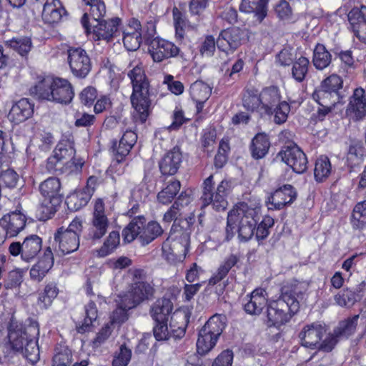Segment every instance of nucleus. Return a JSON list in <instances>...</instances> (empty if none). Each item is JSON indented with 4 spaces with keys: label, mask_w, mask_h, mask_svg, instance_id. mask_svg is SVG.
Masks as SVG:
<instances>
[{
    "label": "nucleus",
    "mask_w": 366,
    "mask_h": 366,
    "mask_svg": "<svg viewBox=\"0 0 366 366\" xmlns=\"http://www.w3.org/2000/svg\"><path fill=\"white\" fill-rule=\"evenodd\" d=\"M306 291L305 285L300 282H291L281 289V295L267 305V326L280 327L290 321L300 309V300Z\"/></svg>",
    "instance_id": "nucleus-1"
},
{
    "label": "nucleus",
    "mask_w": 366,
    "mask_h": 366,
    "mask_svg": "<svg viewBox=\"0 0 366 366\" xmlns=\"http://www.w3.org/2000/svg\"><path fill=\"white\" fill-rule=\"evenodd\" d=\"M132 84L131 103L139 114L141 123L146 122L150 113L152 101L149 94V83L142 67L136 66L128 73Z\"/></svg>",
    "instance_id": "nucleus-2"
},
{
    "label": "nucleus",
    "mask_w": 366,
    "mask_h": 366,
    "mask_svg": "<svg viewBox=\"0 0 366 366\" xmlns=\"http://www.w3.org/2000/svg\"><path fill=\"white\" fill-rule=\"evenodd\" d=\"M31 92L39 99L65 104L70 103L74 96L70 82L61 78H45L31 89Z\"/></svg>",
    "instance_id": "nucleus-3"
},
{
    "label": "nucleus",
    "mask_w": 366,
    "mask_h": 366,
    "mask_svg": "<svg viewBox=\"0 0 366 366\" xmlns=\"http://www.w3.org/2000/svg\"><path fill=\"white\" fill-rule=\"evenodd\" d=\"M146 219L139 215L133 218L122 231L124 241L130 243L138 238L142 246H146L160 237L164 230L156 221H150L145 224Z\"/></svg>",
    "instance_id": "nucleus-4"
},
{
    "label": "nucleus",
    "mask_w": 366,
    "mask_h": 366,
    "mask_svg": "<svg viewBox=\"0 0 366 366\" xmlns=\"http://www.w3.org/2000/svg\"><path fill=\"white\" fill-rule=\"evenodd\" d=\"M190 243V232L184 230L171 228L169 237L162 244V254L165 259L170 264L182 262L186 257Z\"/></svg>",
    "instance_id": "nucleus-5"
},
{
    "label": "nucleus",
    "mask_w": 366,
    "mask_h": 366,
    "mask_svg": "<svg viewBox=\"0 0 366 366\" xmlns=\"http://www.w3.org/2000/svg\"><path fill=\"white\" fill-rule=\"evenodd\" d=\"M29 324L24 325L11 320L8 326V340L10 349L14 352H22L24 345L29 339L37 338L39 335V326L37 321L28 320Z\"/></svg>",
    "instance_id": "nucleus-6"
},
{
    "label": "nucleus",
    "mask_w": 366,
    "mask_h": 366,
    "mask_svg": "<svg viewBox=\"0 0 366 366\" xmlns=\"http://www.w3.org/2000/svg\"><path fill=\"white\" fill-rule=\"evenodd\" d=\"M231 189V183L227 180H222L214 189L213 176L210 175L203 182L201 197L203 206L211 204L217 211H224L228 205L227 197Z\"/></svg>",
    "instance_id": "nucleus-7"
},
{
    "label": "nucleus",
    "mask_w": 366,
    "mask_h": 366,
    "mask_svg": "<svg viewBox=\"0 0 366 366\" xmlns=\"http://www.w3.org/2000/svg\"><path fill=\"white\" fill-rule=\"evenodd\" d=\"M109 227V220L105 214L104 202L102 199H98L95 202L89 227L84 238L92 244H97L107 234Z\"/></svg>",
    "instance_id": "nucleus-8"
},
{
    "label": "nucleus",
    "mask_w": 366,
    "mask_h": 366,
    "mask_svg": "<svg viewBox=\"0 0 366 366\" xmlns=\"http://www.w3.org/2000/svg\"><path fill=\"white\" fill-rule=\"evenodd\" d=\"M142 275L143 270L135 269L134 271V282L130 290L123 295L125 299H128L127 307H135L153 295L154 289L152 286L143 280Z\"/></svg>",
    "instance_id": "nucleus-9"
},
{
    "label": "nucleus",
    "mask_w": 366,
    "mask_h": 366,
    "mask_svg": "<svg viewBox=\"0 0 366 366\" xmlns=\"http://www.w3.org/2000/svg\"><path fill=\"white\" fill-rule=\"evenodd\" d=\"M238 224V237L241 241L247 242L254 235L257 220V212L247 204H241L235 209Z\"/></svg>",
    "instance_id": "nucleus-10"
},
{
    "label": "nucleus",
    "mask_w": 366,
    "mask_h": 366,
    "mask_svg": "<svg viewBox=\"0 0 366 366\" xmlns=\"http://www.w3.org/2000/svg\"><path fill=\"white\" fill-rule=\"evenodd\" d=\"M42 247V240L36 234L26 237L22 243L19 242H12L9 247V251L12 256H21V259L30 262L39 253Z\"/></svg>",
    "instance_id": "nucleus-11"
},
{
    "label": "nucleus",
    "mask_w": 366,
    "mask_h": 366,
    "mask_svg": "<svg viewBox=\"0 0 366 366\" xmlns=\"http://www.w3.org/2000/svg\"><path fill=\"white\" fill-rule=\"evenodd\" d=\"M148 52L155 62H162L177 56L185 59L184 54L178 46L169 41L159 37L148 41Z\"/></svg>",
    "instance_id": "nucleus-12"
},
{
    "label": "nucleus",
    "mask_w": 366,
    "mask_h": 366,
    "mask_svg": "<svg viewBox=\"0 0 366 366\" xmlns=\"http://www.w3.org/2000/svg\"><path fill=\"white\" fill-rule=\"evenodd\" d=\"M68 61L74 76L85 78L92 69V63L86 51L81 47H71L68 50Z\"/></svg>",
    "instance_id": "nucleus-13"
},
{
    "label": "nucleus",
    "mask_w": 366,
    "mask_h": 366,
    "mask_svg": "<svg viewBox=\"0 0 366 366\" xmlns=\"http://www.w3.org/2000/svg\"><path fill=\"white\" fill-rule=\"evenodd\" d=\"M278 156L296 173L302 174L307 169V158L296 144H290L283 147Z\"/></svg>",
    "instance_id": "nucleus-14"
},
{
    "label": "nucleus",
    "mask_w": 366,
    "mask_h": 366,
    "mask_svg": "<svg viewBox=\"0 0 366 366\" xmlns=\"http://www.w3.org/2000/svg\"><path fill=\"white\" fill-rule=\"evenodd\" d=\"M244 32L238 27L222 30L217 39V46L226 54L233 53L241 44Z\"/></svg>",
    "instance_id": "nucleus-15"
},
{
    "label": "nucleus",
    "mask_w": 366,
    "mask_h": 366,
    "mask_svg": "<svg viewBox=\"0 0 366 366\" xmlns=\"http://www.w3.org/2000/svg\"><path fill=\"white\" fill-rule=\"evenodd\" d=\"M297 197L294 187L285 184L269 195L265 200L268 209H281L285 206L292 204Z\"/></svg>",
    "instance_id": "nucleus-16"
},
{
    "label": "nucleus",
    "mask_w": 366,
    "mask_h": 366,
    "mask_svg": "<svg viewBox=\"0 0 366 366\" xmlns=\"http://www.w3.org/2000/svg\"><path fill=\"white\" fill-rule=\"evenodd\" d=\"M326 329L320 322L305 325L299 334L302 346L312 350L318 349L320 340L325 334Z\"/></svg>",
    "instance_id": "nucleus-17"
},
{
    "label": "nucleus",
    "mask_w": 366,
    "mask_h": 366,
    "mask_svg": "<svg viewBox=\"0 0 366 366\" xmlns=\"http://www.w3.org/2000/svg\"><path fill=\"white\" fill-rule=\"evenodd\" d=\"M191 197L186 192H182L169 209L164 214L163 220L165 222L174 221L172 229L179 227L178 219L182 218L186 213L190 211L189 204Z\"/></svg>",
    "instance_id": "nucleus-18"
},
{
    "label": "nucleus",
    "mask_w": 366,
    "mask_h": 366,
    "mask_svg": "<svg viewBox=\"0 0 366 366\" xmlns=\"http://www.w3.org/2000/svg\"><path fill=\"white\" fill-rule=\"evenodd\" d=\"M137 135L136 133L132 130H127L124 133L119 143L116 140L112 141L111 152L114 157V160L117 163L124 161L137 142Z\"/></svg>",
    "instance_id": "nucleus-19"
},
{
    "label": "nucleus",
    "mask_w": 366,
    "mask_h": 366,
    "mask_svg": "<svg viewBox=\"0 0 366 366\" xmlns=\"http://www.w3.org/2000/svg\"><path fill=\"white\" fill-rule=\"evenodd\" d=\"M346 113L352 120L361 121L366 117V97L362 88L355 89L350 97Z\"/></svg>",
    "instance_id": "nucleus-20"
},
{
    "label": "nucleus",
    "mask_w": 366,
    "mask_h": 366,
    "mask_svg": "<svg viewBox=\"0 0 366 366\" xmlns=\"http://www.w3.org/2000/svg\"><path fill=\"white\" fill-rule=\"evenodd\" d=\"M347 17L355 35L360 41L366 44V6L352 9Z\"/></svg>",
    "instance_id": "nucleus-21"
},
{
    "label": "nucleus",
    "mask_w": 366,
    "mask_h": 366,
    "mask_svg": "<svg viewBox=\"0 0 366 366\" xmlns=\"http://www.w3.org/2000/svg\"><path fill=\"white\" fill-rule=\"evenodd\" d=\"M53 246L62 254L75 252L79 247V238L73 233H64L57 230L54 234Z\"/></svg>",
    "instance_id": "nucleus-22"
},
{
    "label": "nucleus",
    "mask_w": 366,
    "mask_h": 366,
    "mask_svg": "<svg viewBox=\"0 0 366 366\" xmlns=\"http://www.w3.org/2000/svg\"><path fill=\"white\" fill-rule=\"evenodd\" d=\"M182 162V154L178 147L167 152L159 163L161 173L163 175H174L180 167Z\"/></svg>",
    "instance_id": "nucleus-23"
},
{
    "label": "nucleus",
    "mask_w": 366,
    "mask_h": 366,
    "mask_svg": "<svg viewBox=\"0 0 366 366\" xmlns=\"http://www.w3.org/2000/svg\"><path fill=\"white\" fill-rule=\"evenodd\" d=\"M54 265V255L50 247H48L43 256L30 269L31 280L41 282Z\"/></svg>",
    "instance_id": "nucleus-24"
},
{
    "label": "nucleus",
    "mask_w": 366,
    "mask_h": 366,
    "mask_svg": "<svg viewBox=\"0 0 366 366\" xmlns=\"http://www.w3.org/2000/svg\"><path fill=\"white\" fill-rule=\"evenodd\" d=\"M119 19H112L105 21L103 18L89 25L90 30L86 32H93L98 38L109 41L118 31Z\"/></svg>",
    "instance_id": "nucleus-25"
},
{
    "label": "nucleus",
    "mask_w": 366,
    "mask_h": 366,
    "mask_svg": "<svg viewBox=\"0 0 366 366\" xmlns=\"http://www.w3.org/2000/svg\"><path fill=\"white\" fill-rule=\"evenodd\" d=\"M34 104L28 99L22 98L11 107L9 119L15 124H19L30 118L34 114Z\"/></svg>",
    "instance_id": "nucleus-26"
},
{
    "label": "nucleus",
    "mask_w": 366,
    "mask_h": 366,
    "mask_svg": "<svg viewBox=\"0 0 366 366\" xmlns=\"http://www.w3.org/2000/svg\"><path fill=\"white\" fill-rule=\"evenodd\" d=\"M85 4L89 6V11L84 13L81 22L86 31H89L91 29L89 25L104 18L106 14V6L102 0H93Z\"/></svg>",
    "instance_id": "nucleus-27"
},
{
    "label": "nucleus",
    "mask_w": 366,
    "mask_h": 366,
    "mask_svg": "<svg viewBox=\"0 0 366 366\" xmlns=\"http://www.w3.org/2000/svg\"><path fill=\"white\" fill-rule=\"evenodd\" d=\"M260 95V113L269 114L274 109V107L280 103L281 95L277 86H268L262 90Z\"/></svg>",
    "instance_id": "nucleus-28"
},
{
    "label": "nucleus",
    "mask_w": 366,
    "mask_h": 366,
    "mask_svg": "<svg viewBox=\"0 0 366 366\" xmlns=\"http://www.w3.org/2000/svg\"><path fill=\"white\" fill-rule=\"evenodd\" d=\"M366 282L362 281L355 290L346 288L335 296V302L341 307H352L362 297Z\"/></svg>",
    "instance_id": "nucleus-29"
},
{
    "label": "nucleus",
    "mask_w": 366,
    "mask_h": 366,
    "mask_svg": "<svg viewBox=\"0 0 366 366\" xmlns=\"http://www.w3.org/2000/svg\"><path fill=\"white\" fill-rule=\"evenodd\" d=\"M66 14V11L59 0H46L44 5L42 17L49 24L59 22Z\"/></svg>",
    "instance_id": "nucleus-30"
},
{
    "label": "nucleus",
    "mask_w": 366,
    "mask_h": 366,
    "mask_svg": "<svg viewBox=\"0 0 366 366\" xmlns=\"http://www.w3.org/2000/svg\"><path fill=\"white\" fill-rule=\"evenodd\" d=\"M268 0H242L239 10L247 14H254L256 19L261 23L267 15Z\"/></svg>",
    "instance_id": "nucleus-31"
},
{
    "label": "nucleus",
    "mask_w": 366,
    "mask_h": 366,
    "mask_svg": "<svg viewBox=\"0 0 366 366\" xmlns=\"http://www.w3.org/2000/svg\"><path fill=\"white\" fill-rule=\"evenodd\" d=\"M139 29H141L140 22L137 19H133L129 29L124 32L123 43L128 51H136L141 45L143 40L142 34L139 32Z\"/></svg>",
    "instance_id": "nucleus-32"
},
{
    "label": "nucleus",
    "mask_w": 366,
    "mask_h": 366,
    "mask_svg": "<svg viewBox=\"0 0 366 366\" xmlns=\"http://www.w3.org/2000/svg\"><path fill=\"white\" fill-rule=\"evenodd\" d=\"M41 194L44 198L52 199L54 204H60L61 196L59 194L61 183L58 178L49 177L42 182L39 187Z\"/></svg>",
    "instance_id": "nucleus-33"
},
{
    "label": "nucleus",
    "mask_w": 366,
    "mask_h": 366,
    "mask_svg": "<svg viewBox=\"0 0 366 366\" xmlns=\"http://www.w3.org/2000/svg\"><path fill=\"white\" fill-rule=\"evenodd\" d=\"M0 220L10 237L16 236L24 228L26 222L24 215L16 212L4 215Z\"/></svg>",
    "instance_id": "nucleus-34"
},
{
    "label": "nucleus",
    "mask_w": 366,
    "mask_h": 366,
    "mask_svg": "<svg viewBox=\"0 0 366 366\" xmlns=\"http://www.w3.org/2000/svg\"><path fill=\"white\" fill-rule=\"evenodd\" d=\"M267 305V300L262 290H254L249 300L244 305L245 312L249 315H259Z\"/></svg>",
    "instance_id": "nucleus-35"
},
{
    "label": "nucleus",
    "mask_w": 366,
    "mask_h": 366,
    "mask_svg": "<svg viewBox=\"0 0 366 366\" xmlns=\"http://www.w3.org/2000/svg\"><path fill=\"white\" fill-rule=\"evenodd\" d=\"M173 309V304L169 299L157 300L150 310V314L154 322L168 321Z\"/></svg>",
    "instance_id": "nucleus-36"
},
{
    "label": "nucleus",
    "mask_w": 366,
    "mask_h": 366,
    "mask_svg": "<svg viewBox=\"0 0 366 366\" xmlns=\"http://www.w3.org/2000/svg\"><path fill=\"white\" fill-rule=\"evenodd\" d=\"M219 337V335L202 327L197 341V352L201 355L206 354L215 346Z\"/></svg>",
    "instance_id": "nucleus-37"
},
{
    "label": "nucleus",
    "mask_w": 366,
    "mask_h": 366,
    "mask_svg": "<svg viewBox=\"0 0 366 366\" xmlns=\"http://www.w3.org/2000/svg\"><path fill=\"white\" fill-rule=\"evenodd\" d=\"M329 90L325 89L320 86L319 89H316L312 94L313 99L318 102L320 106H324L326 107H335V104L342 102L343 95L336 94L335 93L328 92Z\"/></svg>",
    "instance_id": "nucleus-38"
},
{
    "label": "nucleus",
    "mask_w": 366,
    "mask_h": 366,
    "mask_svg": "<svg viewBox=\"0 0 366 366\" xmlns=\"http://www.w3.org/2000/svg\"><path fill=\"white\" fill-rule=\"evenodd\" d=\"M269 146L268 137L264 134H257L250 147L252 157L255 159L263 158L267 154Z\"/></svg>",
    "instance_id": "nucleus-39"
},
{
    "label": "nucleus",
    "mask_w": 366,
    "mask_h": 366,
    "mask_svg": "<svg viewBox=\"0 0 366 366\" xmlns=\"http://www.w3.org/2000/svg\"><path fill=\"white\" fill-rule=\"evenodd\" d=\"M350 224L355 230L366 229V200L358 202L355 206L350 217Z\"/></svg>",
    "instance_id": "nucleus-40"
},
{
    "label": "nucleus",
    "mask_w": 366,
    "mask_h": 366,
    "mask_svg": "<svg viewBox=\"0 0 366 366\" xmlns=\"http://www.w3.org/2000/svg\"><path fill=\"white\" fill-rule=\"evenodd\" d=\"M332 61V55L326 49L325 45L318 44L314 51L312 62L317 69L322 70L327 67Z\"/></svg>",
    "instance_id": "nucleus-41"
},
{
    "label": "nucleus",
    "mask_w": 366,
    "mask_h": 366,
    "mask_svg": "<svg viewBox=\"0 0 366 366\" xmlns=\"http://www.w3.org/2000/svg\"><path fill=\"white\" fill-rule=\"evenodd\" d=\"M212 92V88L201 80L192 83L189 88V94L194 102H207Z\"/></svg>",
    "instance_id": "nucleus-42"
},
{
    "label": "nucleus",
    "mask_w": 366,
    "mask_h": 366,
    "mask_svg": "<svg viewBox=\"0 0 366 366\" xmlns=\"http://www.w3.org/2000/svg\"><path fill=\"white\" fill-rule=\"evenodd\" d=\"M91 198L90 194L84 191L78 190L70 194L66 199V204L69 209L71 211H77L86 206Z\"/></svg>",
    "instance_id": "nucleus-43"
},
{
    "label": "nucleus",
    "mask_w": 366,
    "mask_h": 366,
    "mask_svg": "<svg viewBox=\"0 0 366 366\" xmlns=\"http://www.w3.org/2000/svg\"><path fill=\"white\" fill-rule=\"evenodd\" d=\"M187 322V316L185 315L173 314L169 322V331L172 337L182 338L184 335Z\"/></svg>",
    "instance_id": "nucleus-44"
},
{
    "label": "nucleus",
    "mask_w": 366,
    "mask_h": 366,
    "mask_svg": "<svg viewBox=\"0 0 366 366\" xmlns=\"http://www.w3.org/2000/svg\"><path fill=\"white\" fill-rule=\"evenodd\" d=\"M359 317L357 315L341 321L334 330L335 335L340 338H347L352 335L356 330Z\"/></svg>",
    "instance_id": "nucleus-45"
},
{
    "label": "nucleus",
    "mask_w": 366,
    "mask_h": 366,
    "mask_svg": "<svg viewBox=\"0 0 366 366\" xmlns=\"http://www.w3.org/2000/svg\"><path fill=\"white\" fill-rule=\"evenodd\" d=\"M75 153V149L69 142L59 143L54 150V154L64 165L70 162V160H73Z\"/></svg>",
    "instance_id": "nucleus-46"
},
{
    "label": "nucleus",
    "mask_w": 366,
    "mask_h": 366,
    "mask_svg": "<svg viewBox=\"0 0 366 366\" xmlns=\"http://www.w3.org/2000/svg\"><path fill=\"white\" fill-rule=\"evenodd\" d=\"M331 171V163L327 157L322 156L317 159L314 171L316 181H325L330 175Z\"/></svg>",
    "instance_id": "nucleus-47"
},
{
    "label": "nucleus",
    "mask_w": 366,
    "mask_h": 366,
    "mask_svg": "<svg viewBox=\"0 0 366 366\" xmlns=\"http://www.w3.org/2000/svg\"><path fill=\"white\" fill-rule=\"evenodd\" d=\"M181 187L180 182L178 180H172L169 182L166 187L161 190L157 194L159 202L163 204L170 203Z\"/></svg>",
    "instance_id": "nucleus-48"
},
{
    "label": "nucleus",
    "mask_w": 366,
    "mask_h": 366,
    "mask_svg": "<svg viewBox=\"0 0 366 366\" xmlns=\"http://www.w3.org/2000/svg\"><path fill=\"white\" fill-rule=\"evenodd\" d=\"M72 362V352L64 345H59L55 348V353L52 359V366H70Z\"/></svg>",
    "instance_id": "nucleus-49"
},
{
    "label": "nucleus",
    "mask_w": 366,
    "mask_h": 366,
    "mask_svg": "<svg viewBox=\"0 0 366 366\" xmlns=\"http://www.w3.org/2000/svg\"><path fill=\"white\" fill-rule=\"evenodd\" d=\"M85 314L86 317L84 319V322L81 325L76 327L79 333H84L89 331L93 322L97 318L98 312L96 304L93 301L89 302L85 305Z\"/></svg>",
    "instance_id": "nucleus-50"
},
{
    "label": "nucleus",
    "mask_w": 366,
    "mask_h": 366,
    "mask_svg": "<svg viewBox=\"0 0 366 366\" xmlns=\"http://www.w3.org/2000/svg\"><path fill=\"white\" fill-rule=\"evenodd\" d=\"M119 233L117 231L111 232L104 242L102 246L97 249V252L98 255L102 257L109 255L119 246Z\"/></svg>",
    "instance_id": "nucleus-51"
},
{
    "label": "nucleus",
    "mask_w": 366,
    "mask_h": 366,
    "mask_svg": "<svg viewBox=\"0 0 366 366\" xmlns=\"http://www.w3.org/2000/svg\"><path fill=\"white\" fill-rule=\"evenodd\" d=\"M244 107L251 112L257 110L260 112L261 102L260 95L258 91L254 89L246 90L242 98Z\"/></svg>",
    "instance_id": "nucleus-52"
},
{
    "label": "nucleus",
    "mask_w": 366,
    "mask_h": 366,
    "mask_svg": "<svg viewBox=\"0 0 366 366\" xmlns=\"http://www.w3.org/2000/svg\"><path fill=\"white\" fill-rule=\"evenodd\" d=\"M364 147L360 144L350 146L347 154V162L349 167L355 168L360 166L363 162Z\"/></svg>",
    "instance_id": "nucleus-53"
},
{
    "label": "nucleus",
    "mask_w": 366,
    "mask_h": 366,
    "mask_svg": "<svg viewBox=\"0 0 366 366\" xmlns=\"http://www.w3.org/2000/svg\"><path fill=\"white\" fill-rule=\"evenodd\" d=\"M310 61L307 58L301 56L293 62L292 76L297 81L302 82L308 72Z\"/></svg>",
    "instance_id": "nucleus-54"
},
{
    "label": "nucleus",
    "mask_w": 366,
    "mask_h": 366,
    "mask_svg": "<svg viewBox=\"0 0 366 366\" xmlns=\"http://www.w3.org/2000/svg\"><path fill=\"white\" fill-rule=\"evenodd\" d=\"M60 204H54L52 199L44 198L39 205L36 212L41 221L50 219L57 211V207Z\"/></svg>",
    "instance_id": "nucleus-55"
},
{
    "label": "nucleus",
    "mask_w": 366,
    "mask_h": 366,
    "mask_svg": "<svg viewBox=\"0 0 366 366\" xmlns=\"http://www.w3.org/2000/svg\"><path fill=\"white\" fill-rule=\"evenodd\" d=\"M226 325V317L222 315L215 314L212 316L202 327L216 335L220 336Z\"/></svg>",
    "instance_id": "nucleus-56"
},
{
    "label": "nucleus",
    "mask_w": 366,
    "mask_h": 366,
    "mask_svg": "<svg viewBox=\"0 0 366 366\" xmlns=\"http://www.w3.org/2000/svg\"><path fill=\"white\" fill-rule=\"evenodd\" d=\"M36 339H29L24 346L23 351L17 352L33 364L36 363L39 359V348Z\"/></svg>",
    "instance_id": "nucleus-57"
},
{
    "label": "nucleus",
    "mask_w": 366,
    "mask_h": 366,
    "mask_svg": "<svg viewBox=\"0 0 366 366\" xmlns=\"http://www.w3.org/2000/svg\"><path fill=\"white\" fill-rule=\"evenodd\" d=\"M58 290L52 284L46 285L44 292L39 294L37 304L43 309L47 308L52 302L53 300L57 296Z\"/></svg>",
    "instance_id": "nucleus-58"
},
{
    "label": "nucleus",
    "mask_w": 366,
    "mask_h": 366,
    "mask_svg": "<svg viewBox=\"0 0 366 366\" xmlns=\"http://www.w3.org/2000/svg\"><path fill=\"white\" fill-rule=\"evenodd\" d=\"M290 112V104L285 101H282L274 107V109L268 115H274V122L280 125L287 121Z\"/></svg>",
    "instance_id": "nucleus-59"
},
{
    "label": "nucleus",
    "mask_w": 366,
    "mask_h": 366,
    "mask_svg": "<svg viewBox=\"0 0 366 366\" xmlns=\"http://www.w3.org/2000/svg\"><path fill=\"white\" fill-rule=\"evenodd\" d=\"M7 44L21 56L26 55L32 46L31 39L29 37L14 38L7 41Z\"/></svg>",
    "instance_id": "nucleus-60"
},
{
    "label": "nucleus",
    "mask_w": 366,
    "mask_h": 366,
    "mask_svg": "<svg viewBox=\"0 0 366 366\" xmlns=\"http://www.w3.org/2000/svg\"><path fill=\"white\" fill-rule=\"evenodd\" d=\"M342 83L340 76L332 74L322 81L320 86L329 90L328 92H332V94H341L340 90L342 88Z\"/></svg>",
    "instance_id": "nucleus-61"
},
{
    "label": "nucleus",
    "mask_w": 366,
    "mask_h": 366,
    "mask_svg": "<svg viewBox=\"0 0 366 366\" xmlns=\"http://www.w3.org/2000/svg\"><path fill=\"white\" fill-rule=\"evenodd\" d=\"M128 299H125L123 296L120 297L118 303V307L113 312L112 320L114 322L122 323L127 320V312L132 307H127Z\"/></svg>",
    "instance_id": "nucleus-62"
},
{
    "label": "nucleus",
    "mask_w": 366,
    "mask_h": 366,
    "mask_svg": "<svg viewBox=\"0 0 366 366\" xmlns=\"http://www.w3.org/2000/svg\"><path fill=\"white\" fill-rule=\"evenodd\" d=\"M131 350L127 347L125 345H122L119 347V352H117L114 357L112 365L127 366L131 360Z\"/></svg>",
    "instance_id": "nucleus-63"
},
{
    "label": "nucleus",
    "mask_w": 366,
    "mask_h": 366,
    "mask_svg": "<svg viewBox=\"0 0 366 366\" xmlns=\"http://www.w3.org/2000/svg\"><path fill=\"white\" fill-rule=\"evenodd\" d=\"M174 24L176 31V36L182 39L184 35V27L186 25L184 15L176 7L173 9Z\"/></svg>",
    "instance_id": "nucleus-64"
}]
</instances>
